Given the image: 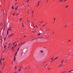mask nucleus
Listing matches in <instances>:
<instances>
[{
	"label": "nucleus",
	"instance_id": "obj_1",
	"mask_svg": "<svg viewBox=\"0 0 73 73\" xmlns=\"http://www.w3.org/2000/svg\"><path fill=\"white\" fill-rule=\"evenodd\" d=\"M12 28L11 27H9L7 31V35H8V31H12V29H11V28Z\"/></svg>",
	"mask_w": 73,
	"mask_h": 73
},
{
	"label": "nucleus",
	"instance_id": "obj_2",
	"mask_svg": "<svg viewBox=\"0 0 73 73\" xmlns=\"http://www.w3.org/2000/svg\"><path fill=\"white\" fill-rule=\"evenodd\" d=\"M68 56H69L70 57H72L73 56V54H71L70 53H69L67 54Z\"/></svg>",
	"mask_w": 73,
	"mask_h": 73
},
{
	"label": "nucleus",
	"instance_id": "obj_3",
	"mask_svg": "<svg viewBox=\"0 0 73 73\" xmlns=\"http://www.w3.org/2000/svg\"><path fill=\"white\" fill-rule=\"evenodd\" d=\"M64 60H63L60 62H59V64H62L63 62H64Z\"/></svg>",
	"mask_w": 73,
	"mask_h": 73
},
{
	"label": "nucleus",
	"instance_id": "obj_4",
	"mask_svg": "<svg viewBox=\"0 0 73 73\" xmlns=\"http://www.w3.org/2000/svg\"><path fill=\"white\" fill-rule=\"evenodd\" d=\"M41 2V1H40L38 2V4H37V7H38L39 6V4H40V3Z\"/></svg>",
	"mask_w": 73,
	"mask_h": 73
},
{
	"label": "nucleus",
	"instance_id": "obj_5",
	"mask_svg": "<svg viewBox=\"0 0 73 73\" xmlns=\"http://www.w3.org/2000/svg\"><path fill=\"white\" fill-rule=\"evenodd\" d=\"M68 72H70V73H73V70H71V71H68Z\"/></svg>",
	"mask_w": 73,
	"mask_h": 73
},
{
	"label": "nucleus",
	"instance_id": "obj_6",
	"mask_svg": "<svg viewBox=\"0 0 73 73\" xmlns=\"http://www.w3.org/2000/svg\"><path fill=\"white\" fill-rule=\"evenodd\" d=\"M14 61H15V60L16 59V57L15 56H14Z\"/></svg>",
	"mask_w": 73,
	"mask_h": 73
},
{
	"label": "nucleus",
	"instance_id": "obj_7",
	"mask_svg": "<svg viewBox=\"0 0 73 73\" xmlns=\"http://www.w3.org/2000/svg\"><path fill=\"white\" fill-rule=\"evenodd\" d=\"M40 40H41H41H43L42 37H40Z\"/></svg>",
	"mask_w": 73,
	"mask_h": 73
},
{
	"label": "nucleus",
	"instance_id": "obj_8",
	"mask_svg": "<svg viewBox=\"0 0 73 73\" xmlns=\"http://www.w3.org/2000/svg\"><path fill=\"white\" fill-rule=\"evenodd\" d=\"M0 63L1 64V65H2V62H1V60H0Z\"/></svg>",
	"mask_w": 73,
	"mask_h": 73
},
{
	"label": "nucleus",
	"instance_id": "obj_9",
	"mask_svg": "<svg viewBox=\"0 0 73 73\" xmlns=\"http://www.w3.org/2000/svg\"><path fill=\"white\" fill-rule=\"evenodd\" d=\"M13 35V34H11L9 35V36H12Z\"/></svg>",
	"mask_w": 73,
	"mask_h": 73
},
{
	"label": "nucleus",
	"instance_id": "obj_10",
	"mask_svg": "<svg viewBox=\"0 0 73 73\" xmlns=\"http://www.w3.org/2000/svg\"><path fill=\"white\" fill-rule=\"evenodd\" d=\"M3 67H4V65H5V63H4V62L3 63Z\"/></svg>",
	"mask_w": 73,
	"mask_h": 73
},
{
	"label": "nucleus",
	"instance_id": "obj_11",
	"mask_svg": "<svg viewBox=\"0 0 73 73\" xmlns=\"http://www.w3.org/2000/svg\"><path fill=\"white\" fill-rule=\"evenodd\" d=\"M17 44H16L15 45V46H14V48H15V47H16V46H17Z\"/></svg>",
	"mask_w": 73,
	"mask_h": 73
},
{
	"label": "nucleus",
	"instance_id": "obj_12",
	"mask_svg": "<svg viewBox=\"0 0 73 73\" xmlns=\"http://www.w3.org/2000/svg\"><path fill=\"white\" fill-rule=\"evenodd\" d=\"M63 65L62 64H61V65L60 64L59 65V66H62Z\"/></svg>",
	"mask_w": 73,
	"mask_h": 73
},
{
	"label": "nucleus",
	"instance_id": "obj_13",
	"mask_svg": "<svg viewBox=\"0 0 73 73\" xmlns=\"http://www.w3.org/2000/svg\"><path fill=\"white\" fill-rule=\"evenodd\" d=\"M20 49V48H18V49L17 50V52H18V51H19V50Z\"/></svg>",
	"mask_w": 73,
	"mask_h": 73
},
{
	"label": "nucleus",
	"instance_id": "obj_14",
	"mask_svg": "<svg viewBox=\"0 0 73 73\" xmlns=\"http://www.w3.org/2000/svg\"><path fill=\"white\" fill-rule=\"evenodd\" d=\"M63 0H60V1L59 2H62V1H63Z\"/></svg>",
	"mask_w": 73,
	"mask_h": 73
},
{
	"label": "nucleus",
	"instance_id": "obj_15",
	"mask_svg": "<svg viewBox=\"0 0 73 73\" xmlns=\"http://www.w3.org/2000/svg\"><path fill=\"white\" fill-rule=\"evenodd\" d=\"M28 20H29V19H28V20L27 21V22H28V23H29V21H30V20H29V21Z\"/></svg>",
	"mask_w": 73,
	"mask_h": 73
},
{
	"label": "nucleus",
	"instance_id": "obj_16",
	"mask_svg": "<svg viewBox=\"0 0 73 73\" xmlns=\"http://www.w3.org/2000/svg\"><path fill=\"white\" fill-rule=\"evenodd\" d=\"M54 21H55V20H56V19H55V18H54Z\"/></svg>",
	"mask_w": 73,
	"mask_h": 73
},
{
	"label": "nucleus",
	"instance_id": "obj_17",
	"mask_svg": "<svg viewBox=\"0 0 73 73\" xmlns=\"http://www.w3.org/2000/svg\"><path fill=\"white\" fill-rule=\"evenodd\" d=\"M16 55H17V54L16 53L15 54V55H14V56H15V57H16Z\"/></svg>",
	"mask_w": 73,
	"mask_h": 73
},
{
	"label": "nucleus",
	"instance_id": "obj_18",
	"mask_svg": "<svg viewBox=\"0 0 73 73\" xmlns=\"http://www.w3.org/2000/svg\"><path fill=\"white\" fill-rule=\"evenodd\" d=\"M68 7V5L66 6L65 7L66 8H67V7Z\"/></svg>",
	"mask_w": 73,
	"mask_h": 73
},
{
	"label": "nucleus",
	"instance_id": "obj_19",
	"mask_svg": "<svg viewBox=\"0 0 73 73\" xmlns=\"http://www.w3.org/2000/svg\"><path fill=\"white\" fill-rule=\"evenodd\" d=\"M12 9H14V8L13 7V6H12Z\"/></svg>",
	"mask_w": 73,
	"mask_h": 73
},
{
	"label": "nucleus",
	"instance_id": "obj_20",
	"mask_svg": "<svg viewBox=\"0 0 73 73\" xmlns=\"http://www.w3.org/2000/svg\"><path fill=\"white\" fill-rule=\"evenodd\" d=\"M5 40H6V37H5V38H4V41H5Z\"/></svg>",
	"mask_w": 73,
	"mask_h": 73
},
{
	"label": "nucleus",
	"instance_id": "obj_21",
	"mask_svg": "<svg viewBox=\"0 0 73 73\" xmlns=\"http://www.w3.org/2000/svg\"><path fill=\"white\" fill-rule=\"evenodd\" d=\"M15 43H16V42H15L13 44V45H14L15 44Z\"/></svg>",
	"mask_w": 73,
	"mask_h": 73
},
{
	"label": "nucleus",
	"instance_id": "obj_22",
	"mask_svg": "<svg viewBox=\"0 0 73 73\" xmlns=\"http://www.w3.org/2000/svg\"><path fill=\"white\" fill-rule=\"evenodd\" d=\"M22 25L23 27H24V25L23 23H22Z\"/></svg>",
	"mask_w": 73,
	"mask_h": 73
},
{
	"label": "nucleus",
	"instance_id": "obj_23",
	"mask_svg": "<svg viewBox=\"0 0 73 73\" xmlns=\"http://www.w3.org/2000/svg\"><path fill=\"white\" fill-rule=\"evenodd\" d=\"M22 19V18H21V19H20V20H19L20 21H21Z\"/></svg>",
	"mask_w": 73,
	"mask_h": 73
},
{
	"label": "nucleus",
	"instance_id": "obj_24",
	"mask_svg": "<svg viewBox=\"0 0 73 73\" xmlns=\"http://www.w3.org/2000/svg\"><path fill=\"white\" fill-rule=\"evenodd\" d=\"M4 48H6V46H5V45L4 46Z\"/></svg>",
	"mask_w": 73,
	"mask_h": 73
},
{
	"label": "nucleus",
	"instance_id": "obj_25",
	"mask_svg": "<svg viewBox=\"0 0 73 73\" xmlns=\"http://www.w3.org/2000/svg\"><path fill=\"white\" fill-rule=\"evenodd\" d=\"M40 52H41V53H42V52H43V51H42V50H41V51H40Z\"/></svg>",
	"mask_w": 73,
	"mask_h": 73
},
{
	"label": "nucleus",
	"instance_id": "obj_26",
	"mask_svg": "<svg viewBox=\"0 0 73 73\" xmlns=\"http://www.w3.org/2000/svg\"><path fill=\"white\" fill-rule=\"evenodd\" d=\"M17 66H16L15 67V70H16V68H17Z\"/></svg>",
	"mask_w": 73,
	"mask_h": 73
},
{
	"label": "nucleus",
	"instance_id": "obj_27",
	"mask_svg": "<svg viewBox=\"0 0 73 73\" xmlns=\"http://www.w3.org/2000/svg\"><path fill=\"white\" fill-rule=\"evenodd\" d=\"M20 70H21V69H19V70H18V71L19 72H20Z\"/></svg>",
	"mask_w": 73,
	"mask_h": 73
},
{
	"label": "nucleus",
	"instance_id": "obj_28",
	"mask_svg": "<svg viewBox=\"0 0 73 73\" xmlns=\"http://www.w3.org/2000/svg\"><path fill=\"white\" fill-rule=\"evenodd\" d=\"M38 36H40V33H39V34H38Z\"/></svg>",
	"mask_w": 73,
	"mask_h": 73
},
{
	"label": "nucleus",
	"instance_id": "obj_29",
	"mask_svg": "<svg viewBox=\"0 0 73 73\" xmlns=\"http://www.w3.org/2000/svg\"><path fill=\"white\" fill-rule=\"evenodd\" d=\"M57 58H58V57H56V58H55V60H56V59H57Z\"/></svg>",
	"mask_w": 73,
	"mask_h": 73
},
{
	"label": "nucleus",
	"instance_id": "obj_30",
	"mask_svg": "<svg viewBox=\"0 0 73 73\" xmlns=\"http://www.w3.org/2000/svg\"><path fill=\"white\" fill-rule=\"evenodd\" d=\"M53 57L51 59V60H53Z\"/></svg>",
	"mask_w": 73,
	"mask_h": 73
},
{
	"label": "nucleus",
	"instance_id": "obj_31",
	"mask_svg": "<svg viewBox=\"0 0 73 73\" xmlns=\"http://www.w3.org/2000/svg\"><path fill=\"white\" fill-rule=\"evenodd\" d=\"M25 44V42L24 43H23L22 44H21V45H23V44Z\"/></svg>",
	"mask_w": 73,
	"mask_h": 73
},
{
	"label": "nucleus",
	"instance_id": "obj_32",
	"mask_svg": "<svg viewBox=\"0 0 73 73\" xmlns=\"http://www.w3.org/2000/svg\"><path fill=\"white\" fill-rule=\"evenodd\" d=\"M15 13H14L13 14V16H15Z\"/></svg>",
	"mask_w": 73,
	"mask_h": 73
},
{
	"label": "nucleus",
	"instance_id": "obj_33",
	"mask_svg": "<svg viewBox=\"0 0 73 73\" xmlns=\"http://www.w3.org/2000/svg\"><path fill=\"white\" fill-rule=\"evenodd\" d=\"M50 68H49L48 69V70H50Z\"/></svg>",
	"mask_w": 73,
	"mask_h": 73
},
{
	"label": "nucleus",
	"instance_id": "obj_34",
	"mask_svg": "<svg viewBox=\"0 0 73 73\" xmlns=\"http://www.w3.org/2000/svg\"><path fill=\"white\" fill-rule=\"evenodd\" d=\"M33 11L32 12V15H33Z\"/></svg>",
	"mask_w": 73,
	"mask_h": 73
},
{
	"label": "nucleus",
	"instance_id": "obj_35",
	"mask_svg": "<svg viewBox=\"0 0 73 73\" xmlns=\"http://www.w3.org/2000/svg\"><path fill=\"white\" fill-rule=\"evenodd\" d=\"M5 59V58H3V59H2V60L3 61V60H4V59Z\"/></svg>",
	"mask_w": 73,
	"mask_h": 73
},
{
	"label": "nucleus",
	"instance_id": "obj_36",
	"mask_svg": "<svg viewBox=\"0 0 73 73\" xmlns=\"http://www.w3.org/2000/svg\"><path fill=\"white\" fill-rule=\"evenodd\" d=\"M17 8H16L15 9V10H17Z\"/></svg>",
	"mask_w": 73,
	"mask_h": 73
},
{
	"label": "nucleus",
	"instance_id": "obj_37",
	"mask_svg": "<svg viewBox=\"0 0 73 73\" xmlns=\"http://www.w3.org/2000/svg\"><path fill=\"white\" fill-rule=\"evenodd\" d=\"M68 61V60H66L65 61V62H67V61Z\"/></svg>",
	"mask_w": 73,
	"mask_h": 73
},
{
	"label": "nucleus",
	"instance_id": "obj_38",
	"mask_svg": "<svg viewBox=\"0 0 73 73\" xmlns=\"http://www.w3.org/2000/svg\"><path fill=\"white\" fill-rule=\"evenodd\" d=\"M48 64H47L46 66H48Z\"/></svg>",
	"mask_w": 73,
	"mask_h": 73
},
{
	"label": "nucleus",
	"instance_id": "obj_39",
	"mask_svg": "<svg viewBox=\"0 0 73 73\" xmlns=\"http://www.w3.org/2000/svg\"><path fill=\"white\" fill-rule=\"evenodd\" d=\"M45 25H43L42 26V27H44V26H45Z\"/></svg>",
	"mask_w": 73,
	"mask_h": 73
},
{
	"label": "nucleus",
	"instance_id": "obj_40",
	"mask_svg": "<svg viewBox=\"0 0 73 73\" xmlns=\"http://www.w3.org/2000/svg\"><path fill=\"white\" fill-rule=\"evenodd\" d=\"M71 41V40H70L68 41V42H70V41Z\"/></svg>",
	"mask_w": 73,
	"mask_h": 73
},
{
	"label": "nucleus",
	"instance_id": "obj_41",
	"mask_svg": "<svg viewBox=\"0 0 73 73\" xmlns=\"http://www.w3.org/2000/svg\"><path fill=\"white\" fill-rule=\"evenodd\" d=\"M15 53L17 54V51Z\"/></svg>",
	"mask_w": 73,
	"mask_h": 73
},
{
	"label": "nucleus",
	"instance_id": "obj_42",
	"mask_svg": "<svg viewBox=\"0 0 73 73\" xmlns=\"http://www.w3.org/2000/svg\"><path fill=\"white\" fill-rule=\"evenodd\" d=\"M67 0H65L64 1V2H65V1H66Z\"/></svg>",
	"mask_w": 73,
	"mask_h": 73
},
{
	"label": "nucleus",
	"instance_id": "obj_43",
	"mask_svg": "<svg viewBox=\"0 0 73 73\" xmlns=\"http://www.w3.org/2000/svg\"><path fill=\"white\" fill-rule=\"evenodd\" d=\"M14 48H15V47H13V46L12 47V48H13V49Z\"/></svg>",
	"mask_w": 73,
	"mask_h": 73
},
{
	"label": "nucleus",
	"instance_id": "obj_44",
	"mask_svg": "<svg viewBox=\"0 0 73 73\" xmlns=\"http://www.w3.org/2000/svg\"><path fill=\"white\" fill-rule=\"evenodd\" d=\"M26 37V35L25 36L23 37Z\"/></svg>",
	"mask_w": 73,
	"mask_h": 73
},
{
	"label": "nucleus",
	"instance_id": "obj_45",
	"mask_svg": "<svg viewBox=\"0 0 73 73\" xmlns=\"http://www.w3.org/2000/svg\"><path fill=\"white\" fill-rule=\"evenodd\" d=\"M29 10L28 11V12H27V13H28V12H29Z\"/></svg>",
	"mask_w": 73,
	"mask_h": 73
},
{
	"label": "nucleus",
	"instance_id": "obj_46",
	"mask_svg": "<svg viewBox=\"0 0 73 73\" xmlns=\"http://www.w3.org/2000/svg\"><path fill=\"white\" fill-rule=\"evenodd\" d=\"M11 45V43H9V45Z\"/></svg>",
	"mask_w": 73,
	"mask_h": 73
},
{
	"label": "nucleus",
	"instance_id": "obj_47",
	"mask_svg": "<svg viewBox=\"0 0 73 73\" xmlns=\"http://www.w3.org/2000/svg\"><path fill=\"white\" fill-rule=\"evenodd\" d=\"M52 61H53V60H51V61H50V62H52Z\"/></svg>",
	"mask_w": 73,
	"mask_h": 73
},
{
	"label": "nucleus",
	"instance_id": "obj_48",
	"mask_svg": "<svg viewBox=\"0 0 73 73\" xmlns=\"http://www.w3.org/2000/svg\"><path fill=\"white\" fill-rule=\"evenodd\" d=\"M36 28H38L37 26L36 25Z\"/></svg>",
	"mask_w": 73,
	"mask_h": 73
},
{
	"label": "nucleus",
	"instance_id": "obj_49",
	"mask_svg": "<svg viewBox=\"0 0 73 73\" xmlns=\"http://www.w3.org/2000/svg\"><path fill=\"white\" fill-rule=\"evenodd\" d=\"M55 59H54V60H52V61H54V60Z\"/></svg>",
	"mask_w": 73,
	"mask_h": 73
},
{
	"label": "nucleus",
	"instance_id": "obj_50",
	"mask_svg": "<svg viewBox=\"0 0 73 73\" xmlns=\"http://www.w3.org/2000/svg\"><path fill=\"white\" fill-rule=\"evenodd\" d=\"M33 27L34 28H35V26H33Z\"/></svg>",
	"mask_w": 73,
	"mask_h": 73
},
{
	"label": "nucleus",
	"instance_id": "obj_51",
	"mask_svg": "<svg viewBox=\"0 0 73 73\" xmlns=\"http://www.w3.org/2000/svg\"><path fill=\"white\" fill-rule=\"evenodd\" d=\"M52 33H53V34H54V32H52Z\"/></svg>",
	"mask_w": 73,
	"mask_h": 73
},
{
	"label": "nucleus",
	"instance_id": "obj_52",
	"mask_svg": "<svg viewBox=\"0 0 73 73\" xmlns=\"http://www.w3.org/2000/svg\"><path fill=\"white\" fill-rule=\"evenodd\" d=\"M1 40L2 41H3V39H2V38H1Z\"/></svg>",
	"mask_w": 73,
	"mask_h": 73
},
{
	"label": "nucleus",
	"instance_id": "obj_53",
	"mask_svg": "<svg viewBox=\"0 0 73 73\" xmlns=\"http://www.w3.org/2000/svg\"><path fill=\"white\" fill-rule=\"evenodd\" d=\"M48 0H47V2H46V3H48Z\"/></svg>",
	"mask_w": 73,
	"mask_h": 73
},
{
	"label": "nucleus",
	"instance_id": "obj_54",
	"mask_svg": "<svg viewBox=\"0 0 73 73\" xmlns=\"http://www.w3.org/2000/svg\"><path fill=\"white\" fill-rule=\"evenodd\" d=\"M3 72H0V73H2Z\"/></svg>",
	"mask_w": 73,
	"mask_h": 73
},
{
	"label": "nucleus",
	"instance_id": "obj_55",
	"mask_svg": "<svg viewBox=\"0 0 73 73\" xmlns=\"http://www.w3.org/2000/svg\"><path fill=\"white\" fill-rule=\"evenodd\" d=\"M16 4H17V3H16L15 4V5H16Z\"/></svg>",
	"mask_w": 73,
	"mask_h": 73
},
{
	"label": "nucleus",
	"instance_id": "obj_56",
	"mask_svg": "<svg viewBox=\"0 0 73 73\" xmlns=\"http://www.w3.org/2000/svg\"><path fill=\"white\" fill-rule=\"evenodd\" d=\"M13 48H12V49H11V50H13Z\"/></svg>",
	"mask_w": 73,
	"mask_h": 73
},
{
	"label": "nucleus",
	"instance_id": "obj_57",
	"mask_svg": "<svg viewBox=\"0 0 73 73\" xmlns=\"http://www.w3.org/2000/svg\"><path fill=\"white\" fill-rule=\"evenodd\" d=\"M66 27V26H65L64 27L65 28V27Z\"/></svg>",
	"mask_w": 73,
	"mask_h": 73
},
{
	"label": "nucleus",
	"instance_id": "obj_58",
	"mask_svg": "<svg viewBox=\"0 0 73 73\" xmlns=\"http://www.w3.org/2000/svg\"><path fill=\"white\" fill-rule=\"evenodd\" d=\"M17 73V72H15L14 73Z\"/></svg>",
	"mask_w": 73,
	"mask_h": 73
},
{
	"label": "nucleus",
	"instance_id": "obj_59",
	"mask_svg": "<svg viewBox=\"0 0 73 73\" xmlns=\"http://www.w3.org/2000/svg\"><path fill=\"white\" fill-rule=\"evenodd\" d=\"M0 60H1H1H2V58H1L0 59Z\"/></svg>",
	"mask_w": 73,
	"mask_h": 73
},
{
	"label": "nucleus",
	"instance_id": "obj_60",
	"mask_svg": "<svg viewBox=\"0 0 73 73\" xmlns=\"http://www.w3.org/2000/svg\"><path fill=\"white\" fill-rule=\"evenodd\" d=\"M12 64H13V63L12 62L11 63V64L12 65Z\"/></svg>",
	"mask_w": 73,
	"mask_h": 73
},
{
	"label": "nucleus",
	"instance_id": "obj_61",
	"mask_svg": "<svg viewBox=\"0 0 73 73\" xmlns=\"http://www.w3.org/2000/svg\"><path fill=\"white\" fill-rule=\"evenodd\" d=\"M29 1V0H28L27 1V2H28V1Z\"/></svg>",
	"mask_w": 73,
	"mask_h": 73
},
{
	"label": "nucleus",
	"instance_id": "obj_62",
	"mask_svg": "<svg viewBox=\"0 0 73 73\" xmlns=\"http://www.w3.org/2000/svg\"><path fill=\"white\" fill-rule=\"evenodd\" d=\"M32 17H33V14L32 15Z\"/></svg>",
	"mask_w": 73,
	"mask_h": 73
},
{
	"label": "nucleus",
	"instance_id": "obj_63",
	"mask_svg": "<svg viewBox=\"0 0 73 73\" xmlns=\"http://www.w3.org/2000/svg\"><path fill=\"white\" fill-rule=\"evenodd\" d=\"M43 21H42L41 22H40V23H42V22Z\"/></svg>",
	"mask_w": 73,
	"mask_h": 73
},
{
	"label": "nucleus",
	"instance_id": "obj_64",
	"mask_svg": "<svg viewBox=\"0 0 73 73\" xmlns=\"http://www.w3.org/2000/svg\"><path fill=\"white\" fill-rule=\"evenodd\" d=\"M21 67H20V69L21 68Z\"/></svg>",
	"mask_w": 73,
	"mask_h": 73
}]
</instances>
